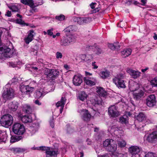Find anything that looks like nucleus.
<instances>
[{"label": "nucleus", "instance_id": "f257e3e1", "mask_svg": "<svg viewBox=\"0 0 157 157\" xmlns=\"http://www.w3.org/2000/svg\"><path fill=\"white\" fill-rule=\"evenodd\" d=\"M103 146L106 149L109 151H114L117 149V145L115 142L112 139L106 140L103 142Z\"/></svg>", "mask_w": 157, "mask_h": 157}, {"label": "nucleus", "instance_id": "f03ea898", "mask_svg": "<svg viewBox=\"0 0 157 157\" xmlns=\"http://www.w3.org/2000/svg\"><path fill=\"white\" fill-rule=\"evenodd\" d=\"M0 122L2 126L8 128L13 123V117L9 114L4 115L1 117Z\"/></svg>", "mask_w": 157, "mask_h": 157}, {"label": "nucleus", "instance_id": "7ed1b4c3", "mask_svg": "<svg viewBox=\"0 0 157 157\" xmlns=\"http://www.w3.org/2000/svg\"><path fill=\"white\" fill-rule=\"evenodd\" d=\"M124 77V75L121 74L117 75L113 79V82L118 88H124L126 87L124 82L123 79Z\"/></svg>", "mask_w": 157, "mask_h": 157}, {"label": "nucleus", "instance_id": "20e7f679", "mask_svg": "<svg viewBox=\"0 0 157 157\" xmlns=\"http://www.w3.org/2000/svg\"><path fill=\"white\" fill-rule=\"evenodd\" d=\"M10 84H7L3 88L4 92L3 94V98L5 100H10L14 97L13 90L11 88L9 89L7 88L9 87Z\"/></svg>", "mask_w": 157, "mask_h": 157}, {"label": "nucleus", "instance_id": "39448f33", "mask_svg": "<svg viewBox=\"0 0 157 157\" xmlns=\"http://www.w3.org/2000/svg\"><path fill=\"white\" fill-rule=\"evenodd\" d=\"M12 129L13 132L17 135L23 134L25 131L23 125L19 123L14 124L13 125Z\"/></svg>", "mask_w": 157, "mask_h": 157}, {"label": "nucleus", "instance_id": "423d86ee", "mask_svg": "<svg viewBox=\"0 0 157 157\" xmlns=\"http://www.w3.org/2000/svg\"><path fill=\"white\" fill-rule=\"evenodd\" d=\"M40 149L41 150L45 151L46 157H50L56 156L58 154V151L57 150H53L49 147L44 146L40 147Z\"/></svg>", "mask_w": 157, "mask_h": 157}, {"label": "nucleus", "instance_id": "0eeeda50", "mask_svg": "<svg viewBox=\"0 0 157 157\" xmlns=\"http://www.w3.org/2000/svg\"><path fill=\"white\" fill-rule=\"evenodd\" d=\"M75 41V39L73 36H67L63 37L60 41V44L63 46H67L73 43Z\"/></svg>", "mask_w": 157, "mask_h": 157}, {"label": "nucleus", "instance_id": "6e6552de", "mask_svg": "<svg viewBox=\"0 0 157 157\" xmlns=\"http://www.w3.org/2000/svg\"><path fill=\"white\" fill-rule=\"evenodd\" d=\"M44 74L47 77L53 79L59 75V72L56 69H46L44 71Z\"/></svg>", "mask_w": 157, "mask_h": 157}, {"label": "nucleus", "instance_id": "1a4fd4ad", "mask_svg": "<svg viewBox=\"0 0 157 157\" xmlns=\"http://www.w3.org/2000/svg\"><path fill=\"white\" fill-rule=\"evenodd\" d=\"M0 52L3 56L6 57H10L13 53L10 48L6 46L3 47L2 44L0 45Z\"/></svg>", "mask_w": 157, "mask_h": 157}, {"label": "nucleus", "instance_id": "9d476101", "mask_svg": "<svg viewBox=\"0 0 157 157\" xmlns=\"http://www.w3.org/2000/svg\"><path fill=\"white\" fill-rule=\"evenodd\" d=\"M108 113L109 116L113 118L117 117L120 115L117 110V108L115 105H111L108 108Z\"/></svg>", "mask_w": 157, "mask_h": 157}, {"label": "nucleus", "instance_id": "9b49d317", "mask_svg": "<svg viewBox=\"0 0 157 157\" xmlns=\"http://www.w3.org/2000/svg\"><path fill=\"white\" fill-rule=\"evenodd\" d=\"M141 148L136 146H132L128 148V151L132 155L131 157H139V153Z\"/></svg>", "mask_w": 157, "mask_h": 157}, {"label": "nucleus", "instance_id": "f8f14e48", "mask_svg": "<svg viewBox=\"0 0 157 157\" xmlns=\"http://www.w3.org/2000/svg\"><path fill=\"white\" fill-rule=\"evenodd\" d=\"M78 112L82 115V118L84 121H88L90 120L91 115L87 110L85 109H80L78 110Z\"/></svg>", "mask_w": 157, "mask_h": 157}, {"label": "nucleus", "instance_id": "ddd939ff", "mask_svg": "<svg viewBox=\"0 0 157 157\" xmlns=\"http://www.w3.org/2000/svg\"><path fill=\"white\" fill-rule=\"evenodd\" d=\"M156 102L155 96L153 94L148 96L147 98L146 104L149 107H153L155 105Z\"/></svg>", "mask_w": 157, "mask_h": 157}, {"label": "nucleus", "instance_id": "4468645a", "mask_svg": "<svg viewBox=\"0 0 157 157\" xmlns=\"http://www.w3.org/2000/svg\"><path fill=\"white\" fill-rule=\"evenodd\" d=\"M91 18L90 17H76L74 18L73 21L79 25L87 23L90 21Z\"/></svg>", "mask_w": 157, "mask_h": 157}, {"label": "nucleus", "instance_id": "2eb2a0df", "mask_svg": "<svg viewBox=\"0 0 157 157\" xmlns=\"http://www.w3.org/2000/svg\"><path fill=\"white\" fill-rule=\"evenodd\" d=\"M145 136L147 137V140L149 142H152L157 140V127L155 130Z\"/></svg>", "mask_w": 157, "mask_h": 157}, {"label": "nucleus", "instance_id": "dca6fc26", "mask_svg": "<svg viewBox=\"0 0 157 157\" xmlns=\"http://www.w3.org/2000/svg\"><path fill=\"white\" fill-rule=\"evenodd\" d=\"M144 92L142 90L138 89L133 93V97L136 100H140L144 96Z\"/></svg>", "mask_w": 157, "mask_h": 157}, {"label": "nucleus", "instance_id": "f3484780", "mask_svg": "<svg viewBox=\"0 0 157 157\" xmlns=\"http://www.w3.org/2000/svg\"><path fill=\"white\" fill-rule=\"evenodd\" d=\"M84 81L87 85L90 86L94 85L96 82V80L95 78L87 77L84 78Z\"/></svg>", "mask_w": 157, "mask_h": 157}, {"label": "nucleus", "instance_id": "a211bd4d", "mask_svg": "<svg viewBox=\"0 0 157 157\" xmlns=\"http://www.w3.org/2000/svg\"><path fill=\"white\" fill-rule=\"evenodd\" d=\"M127 71L134 78H139L141 74V72L139 71H135L130 69H127Z\"/></svg>", "mask_w": 157, "mask_h": 157}, {"label": "nucleus", "instance_id": "6ab92c4d", "mask_svg": "<svg viewBox=\"0 0 157 157\" xmlns=\"http://www.w3.org/2000/svg\"><path fill=\"white\" fill-rule=\"evenodd\" d=\"M18 106V103L15 101L11 102L8 104L9 108L11 111H16Z\"/></svg>", "mask_w": 157, "mask_h": 157}, {"label": "nucleus", "instance_id": "aec40b11", "mask_svg": "<svg viewBox=\"0 0 157 157\" xmlns=\"http://www.w3.org/2000/svg\"><path fill=\"white\" fill-rule=\"evenodd\" d=\"M34 31L33 30L29 31V33H28L27 36L25 38V41L27 44H29V42L32 41L34 37Z\"/></svg>", "mask_w": 157, "mask_h": 157}, {"label": "nucleus", "instance_id": "412c9836", "mask_svg": "<svg viewBox=\"0 0 157 157\" xmlns=\"http://www.w3.org/2000/svg\"><path fill=\"white\" fill-rule=\"evenodd\" d=\"M46 93L43 89L40 88L36 91L35 94L36 98H39L43 97L46 94Z\"/></svg>", "mask_w": 157, "mask_h": 157}, {"label": "nucleus", "instance_id": "4be33fe9", "mask_svg": "<svg viewBox=\"0 0 157 157\" xmlns=\"http://www.w3.org/2000/svg\"><path fill=\"white\" fill-rule=\"evenodd\" d=\"M73 83L76 86H79L82 82V79L80 76L75 75L73 78Z\"/></svg>", "mask_w": 157, "mask_h": 157}, {"label": "nucleus", "instance_id": "5701e85b", "mask_svg": "<svg viewBox=\"0 0 157 157\" xmlns=\"http://www.w3.org/2000/svg\"><path fill=\"white\" fill-rule=\"evenodd\" d=\"M129 87L130 90L134 92L138 89H139V85L136 82H130Z\"/></svg>", "mask_w": 157, "mask_h": 157}, {"label": "nucleus", "instance_id": "b1692460", "mask_svg": "<svg viewBox=\"0 0 157 157\" xmlns=\"http://www.w3.org/2000/svg\"><path fill=\"white\" fill-rule=\"evenodd\" d=\"M65 98L62 97L60 101H58L56 104V106L57 107L59 106L61 107L60 109V113H61L63 111V108L65 104Z\"/></svg>", "mask_w": 157, "mask_h": 157}, {"label": "nucleus", "instance_id": "393cba45", "mask_svg": "<svg viewBox=\"0 0 157 157\" xmlns=\"http://www.w3.org/2000/svg\"><path fill=\"white\" fill-rule=\"evenodd\" d=\"M91 8L93 9V13H96L98 12L100 9V5H98L96 3H92L90 4Z\"/></svg>", "mask_w": 157, "mask_h": 157}, {"label": "nucleus", "instance_id": "a878e982", "mask_svg": "<svg viewBox=\"0 0 157 157\" xmlns=\"http://www.w3.org/2000/svg\"><path fill=\"white\" fill-rule=\"evenodd\" d=\"M88 95L84 91H81L80 92L78 96V99L80 100L83 101L87 99Z\"/></svg>", "mask_w": 157, "mask_h": 157}, {"label": "nucleus", "instance_id": "bb28decb", "mask_svg": "<svg viewBox=\"0 0 157 157\" xmlns=\"http://www.w3.org/2000/svg\"><path fill=\"white\" fill-rule=\"evenodd\" d=\"M21 2L24 4L29 5L32 8H34L37 6L34 3L33 0H21Z\"/></svg>", "mask_w": 157, "mask_h": 157}, {"label": "nucleus", "instance_id": "cd10ccee", "mask_svg": "<svg viewBox=\"0 0 157 157\" xmlns=\"http://www.w3.org/2000/svg\"><path fill=\"white\" fill-rule=\"evenodd\" d=\"M132 50L131 48H128L124 49L121 52V55L123 58H126L131 55Z\"/></svg>", "mask_w": 157, "mask_h": 157}, {"label": "nucleus", "instance_id": "c85d7f7f", "mask_svg": "<svg viewBox=\"0 0 157 157\" xmlns=\"http://www.w3.org/2000/svg\"><path fill=\"white\" fill-rule=\"evenodd\" d=\"M137 119L140 122L145 121L146 120V115L143 113H140L137 116Z\"/></svg>", "mask_w": 157, "mask_h": 157}, {"label": "nucleus", "instance_id": "c756f323", "mask_svg": "<svg viewBox=\"0 0 157 157\" xmlns=\"http://www.w3.org/2000/svg\"><path fill=\"white\" fill-rule=\"evenodd\" d=\"M21 118L22 122L24 123L30 122L32 121L31 117L29 116H24L21 117Z\"/></svg>", "mask_w": 157, "mask_h": 157}, {"label": "nucleus", "instance_id": "7c9ffc66", "mask_svg": "<svg viewBox=\"0 0 157 157\" xmlns=\"http://www.w3.org/2000/svg\"><path fill=\"white\" fill-rule=\"evenodd\" d=\"M97 88V92L100 96L104 97L106 95V93L104 88L101 87H98Z\"/></svg>", "mask_w": 157, "mask_h": 157}, {"label": "nucleus", "instance_id": "2f4dec72", "mask_svg": "<svg viewBox=\"0 0 157 157\" xmlns=\"http://www.w3.org/2000/svg\"><path fill=\"white\" fill-rule=\"evenodd\" d=\"M109 75L110 72L106 70L101 71L100 74V76L103 79L109 77Z\"/></svg>", "mask_w": 157, "mask_h": 157}, {"label": "nucleus", "instance_id": "473e14b6", "mask_svg": "<svg viewBox=\"0 0 157 157\" xmlns=\"http://www.w3.org/2000/svg\"><path fill=\"white\" fill-rule=\"evenodd\" d=\"M39 127V124L38 123L33 124L30 128V130L32 131L33 133V134L38 130Z\"/></svg>", "mask_w": 157, "mask_h": 157}, {"label": "nucleus", "instance_id": "72a5a7b5", "mask_svg": "<svg viewBox=\"0 0 157 157\" xmlns=\"http://www.w3.org/2000/svg\"><path fill=\"white\" fill-rule=\"evenodd\" d=\"M128 118L126 115L120 117L119 119V122L122 124H126L128 123Z\"/></svg>", "mask_w": 157, "mask_h": 157}, {"label": "nucleus", "instance_id": "f704fd0d", "mask_svg": "<svg viewBox=\"0 0 157 157\" xmlns=\"http://www.w3.org/2000/svg\"><path fill=\"white\" fill-rule=\"evenodd\" d=\"M118 128L115 126H112L108 129L109 131L112 134L113 133L116 135H117V132L118 131Z\"/></svg>", "mask_w": 157, "mask_h": 157}, {"label": "nucleus", "instance_id": "c9c22d12", "mask_svg": "<svg viewBox=\"0 0 157 157\" xmlns=\"http://www.w3.org/2000/svg\"><path fill=\"white\" fill-rule=\"evenodd\" d=\"M89 48L90 49H94L95 53L97 55L101 54L102 52V51L101 49L98 47H95L90 46H89Z\"/></svg>", "mask_w": 157, "mask_h": 157}, {"label": "nucleus", "instance_id": "e433bc0d", "mask_svg": "<svg viewBox=\"0 0 157 157\" xmlns=\"http://www.w3.org/2000/svg\"><path fill=\"white\" fill-rule=\"evenodd\" d=\"M9 8L12 10V12H19L20 10L18 5H12L10 6Z\"/></svg>", "mask_w": 157, "mask_h": 157}, {"label": "nucleus", "instance_id": "4c0bfd02", "mask_svg": "<svg viewBox=\"0 0 157 157\" xmlns=\"http://www.w3.org/2000/svg\"><path fill=\"white\" fill-rule=\"evenodd\" d=\"M23 110L26 113H30L32 112V109L30 106L27 105H25L23 106Z\"/></svg>", "mask_w": 157, "mask_h": 157}, {"label": "nucleus", "instance_id": "58836bf2", "mask_svg": "<svg viewBox=\"0 0 157 157\" xmlns=\"http://www.w3.org/2000/svg\"><path fill=\"white\" fill-rule=\"evenodd\" d=\"M108 47L112 50H114L115 49H119L120 48V46L117 44H109L108 45Z\"/></svg>", "mask_w": 157, "mask_h": 157}, {"label": "nucleus", "instance_id": "ea45409f", "mask_svg": "<svg viewBox=\"0 0 157 157\" xmlns=\"http://www.w3.org/2000/svg\"><path fill=\"white\" fill-rule=\"evenodd\" d=\"M11 150L15 154L19 153L25 150L24 149L20 148H12Z\"/></svg>", "mask_w": 157, "mask_h": 157}, {"label": "nucleus", "instance_id": "a19ab883", "mask_svg": "<svg viewBox=\"0 0 157 157\" xmlns=\"http://www.w3.org/2000/svg\"><path fill=\"white\" fill-rule=\"evenodd\" d=\"M91 101L92 102V104L94 105H99L101 103V101L98 99V98H97L92 99L91 100Z\"/></svg>", "mask_w": 157, "mask_h": 157}, {"label": "nucleus", "instance_id": "79ce46f5", "mask_svg": "<svg viewBox=\"0 0 157 157\" xmlns=\"http://www.w3.org/2000/svg\"><path fill=\"white\" fill-rule=\"evenodd\" d=\"M150 83L152 87H157V76L152 78L150 81Z\"/></svg>", "mask_w": 157, "mask_h": 157}, {"label": "nucleus", "instance_id": "37998d69", "mask_svg": "<svg viewBox=\"0 0 157 157\" xmlns=\"http://www.w3.org/2000/svg\"><path fill=\"white\" fill-rule=\"evenodd\" d=\"M0 134V142H4L6 139V133L2 132Z\"/></svg>", "mask_w": 157, "mask_h": 157}, {"label": "nucleus", "instance_id": "c03bdc74", "mask_svg": "<svg viewBox=\"0 0 157 157\" xmlns=\"http://www.w3.org/2000/svg\"><path fill=\"white\" fill-rule=\"evenodd\" d=\"M119 146L122 147H125L126 144V142L124 140L119 141L118 142Z\"/></svg>", "mask_w": 157, "mask_h": 157}, {"label": "nucleus", "instance_id": "a18cd8bd", "mask_svg": "<svg viewBox=\"0 0 157 157\" xmlns=\"http://www.w3.org/2000/svg\"><path fill=\"white\" fill-rule=\"evenodd\" d=\"M21 90L22 93L27 94V86H22L20 88Z\"/></svg>", "mask_w": 157, "mask_h": 157}, {"label": "nucleus", "instance_id": "49530a36", "mask_svg": "<svg viewBox=\"0 0 157 157\" xmlns=\"http://www.w3.org/2000/svg\"><path fill=\"white\" fill-rule=\"evenodd\" d=\"M85 61L88 63L90 62L93 58V56L91 55H87Z\"/></svg>", "mask_w": 157, "mask_h": 157}, {"label": "nucleus", "instance_id": "de8ad7c7", "mask_svg": "<svg viewBox=\"0 0 157 157\" xmlns=\"http://www.w3.org/2000/svg\"><path fill=\"white\" fill-rule=\"evenodd\" d=\"M75 26L73 25H70L67 27L65 30V32H71L74 30Z\"/></svg>", "mask_w": 157, "mask_h": 157}, {"label": "nucleus", "instance_id": "09e8293b", "mask_svg": "<svg viewBox=\"0 0 157 157\" xmlns=\"http://www.w3.org/2000/svg\"><path fill=\"white\" fill-rule=\"evenodd\" d=\"M32 69L33 71L35 72V74L36 75L40 73L41 71L40 69H38L37 67H33Z\"/></svg>", "mask_w": 157, "mask_h": 157}, {"label": "nucleus", "instance_id": "8fccbe9b", "mask_svg": "<svg viewBox=\"0 0 157 157\" xmlns=\"http://www.w3.org/2000/svg\"><path fill=\"white\" fill-rule=\"evenodd\" d=\"M145 157H156L155 154L152 152H148L146 154Z\"/></svg>", "mask_w": 157, "mask_h": 157}, {"label": "nucleus", "instance_id": "3c124183", "mask_svg": "<svg viewBox=\"0 0 157 157\" xmlns=\"http://www.w3.org/2000/svg\"><path fill=\"white\" fill-rule=\"evenodd\" d=\"M56 18L59 21H62L64 20L65 18V16L62 14L59 16H56Z\"/></svg>", "mask_w": 157, "mask_h": 157}, {"label": "nucleus", "instance_id": "603ef678", "mask_svg": "<svg viewBox=\"0 0 157 157\" xmlns=\"http://www.w3.org/2000/svg\"><path fill=\"white\" fill-rule=\"evenodd\" d=\"M27 92L28 94L32 93L34 90V87H30L29 85L27 86Z\"/></svg>", "mask_w": 157, "mask_h": 157}, {"label": "nucleus", "instance_id": "864d4df0", "mask_svg": "<svg viewBox=\"0 0 157 157\" xmlns=\"http://www.w3.org/2000/svg\"><path fill=\"white\" fill-rule=\"evenodd\" d=\"M18 140H18L17 136H12L11 138L10 142L11 143H13Z\"/></svg>", "mask_w": 157, "mask_h": 157}, {"label": "nucleus", "instance_id": "5fc2aeb1", "mask_svg": "<svg viewBox=\"0 0 157 157\" xmlns=\"http://www.w3.org/2000/svg\"><path fill=\"white\" fill-rule=\"evenodd\" d=\"M62 57V53L59 52H57L56 53V58L57 59H61Z\"/></svg>", "mask_w": 157, "mask_h": 157}, {"label": "nucleus", "instance_id": "6e6d98bb", "mask_svg": "<svg viewBox=\"0 0 157 157\" xmlns=\"http://www.w3.org/2000/svg\"><path fill=\"white\" fill-rule=\"evenodd\" d=\"M53 28H51L50 29L48 30L47 31V34L49 36H52L53 34Z\"/></svg>", "mask_w": 157, "mask_h": 157}, {"label": "nucleus", "instance_id": "4d7b16f0", "mask_svg": "<svg viewBox=\"0 0 157 157\" xmlns=\"http://www.w3.org/2000/svg\"><path fill=\"white\" fill-rule=\"evenodd\" d=\"M16 22L17 23L21 25L24 24V22L21 18L20 19H17L16 20Z\"/></svg>", "mask_w": 157, "mask_h": 157}, {"label": "nucleus", "instance_id": "13d9d810", "mask_svg": "<svg viewBox=\"0 0 157 157\" xmlns=\"http://www.w3.org/2000/svg\"><path fill=\"white\" fill-rule=\"evenodd\" d=\"M86 56L84 54L81 55L80 56V58L82 60L85 61Z\"/></svg>", "mask_w": 157, "mask_h": 157}, {"label": "nucleus", "instance_id": "bf43d9fd", "mask_svg": "<svg viewBox=\"0 0 157 157\" xmlns=\"http://www.w3.org/2000/svg\"><path fill=\"white\" fill-rule=\"evenodd\" d=\"M34 102L36 104L38 105H40L41 104V102L38 99L34 101Z\"/></svg>", "mask_w": 157, "mask_h": 157}, {"label": "nucleus", "instance_id": "052dcab7", "mask_svg": "<svg viewBox=\"0 0 157 157\" xmlns=\"http://www.w3.org/2000/svg\"><path fill=\"white\" fill-rule=\"evenodd\" d=\"M50 126L52 128H53L54 127V123L53 122V119H52V120L49 121Z\"/></svg>", "mask_w": 157, "mask_h": 157}, {"label": "nucleus", "instance_id": "680f3d73", "mask_svg": "<svg viewBox=\"0 0 157 157\" xmlns=\"http://www.w3.org/2000/svg\"><path fill=\"white\" fill-rule=\"evenodd\" d=\"M124 115H126L128 118V117H131L132 115V114L129 112H125Z\"/></svg>", "mask_w": 157, "mask_h": 157}, {"label": "nucleus", "instance_id": "e2e57ef3", "mask_svg": "<svg viewBox=\"0 0 157 157\" xmlns=\"http://www.w3.org/2000/svg\"><path fill=\"white\" fill-rule=\"evenodd\" d=\"M11 12L10 11H9L8 10L6 13L5 14V15L7 16V17H10L11 16Z\"/></svg>", "mask_w": 157, "mask_h": 157}, {"label": "nucleus", "instance_id": "0e129e2a", "mask_svg": "<svg viewBox=\"0 0 157 157\" xmlns=\"http://www.w3.org/2000/svg\"><path fill=\"white\" fill-rule=\"evenodd\" d=\"M87 144L88 145H90L92 144V142L89 139H87L86 140Z\"/></svg>", "mask_w": 157, "mask_h": 157}, {"label": "nucleus", "instance_id": "69168bd1", "mask_svg": "<svg viewBox=\"0 0 157 157\" xmlns=\"http://www.w3.org/2000/svg\"><path fill=\"white\" fill-rule=\"evenodd\" d=\"M141 2L142 3L141 5L143 6H145L147 3V0H141Z\"/></svg>", "mask_w": 157, "mask_h": 157}, {"label": "nucleus", "instance_id": "338daca9", "mask_svg": "<svg viewBox=\"0 0 157 157\" xmlns=\"http://www.w3.org/2000/svg\"><path fill=\"white\" fill-rule=\"evenodd\" d=\"M95 62H93L92 63V66L93 67V68L94 69H96L98 68V67L95 64Z\"/></svg>", "mask_w": 157, "mask_h": 157}, {"label": "nucleus", "instance_id": "774afa93", "mask_svg": "<svg viewBox=\"0 0 157 157\" xmlns=\"http://www.w3.org/2000/svg\"><path fill=\"white\" fill-rule=\"evenodd\" d=\"M149 68L148 67H147L145 68V69H142L141 71L143 73L145 72Z\"/></svg>", "mask_w": 157, "mask_h": 157}]
</instances>
